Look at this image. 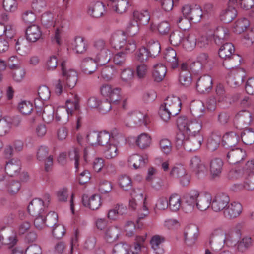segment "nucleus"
<instances>
[{
  "instance_id": "f257e3e1",
  "label": "nucleus",
  "mask_w": 254,
  "mask_h": 254,
  "mask_svg": "<svg viewBox=\"0 0 254 254\" xmlns=\"http://www.w3.org/2000/svg\"><path fill=\"white\" fill-rule=\"evenodd\" d=\"M65 63V61L63 60L61 64L63 78L58 80L55 84V92L58 95H60L67 88H73L78 80L77 72L71 69L66 70Z\"/></svg>"
},
{
  "instance_id": "f03ea898",
  "label": "nucleus",
  "mask_w": 254,
  "mask_h": 254,
  "mask_svg": "<svg viewBox=\"0 0 254 254\" xmlns=\"http://www.w3.org/2000/svg\"><path fill=\"white\" fill-rule=\"evenodd\" d=\"M73 96V99L66 100L65 106H60L57 108L55 113L56 121L65 123L68 121L70 116L79 113L80 110L79 98L76 94Z\"/></svg>"
},
{
  "instance_id": "7ed1b4c3",
  "label": "nucleus",
  "mask_w": 254,
  "mask_h": 254,
  "mask_svg": "<svg viewBox=\"0 0 254 254\" xmlns=\"http://www.w3.org/2000/svg\"><path fill=\"white\" fill-rule=\"evenodd\" d=\"M143 190L136 188L130 192V199L129 201V208L136 210L139 219H142L147 216L149 211L146 206V196L143 195Z\"/></svg>"
},
{
  "instance_id": "20e7f679",
  "label": "nucleus",
  "mask_w": 254,
  "mask_h": 254,
  "mask_svg": "<svg viewBox=\"0 0 254 254\" xmlns=\"http://www.w3.org/2000/svg\"><path fill=\"white\" fill-rule=\"evenodd\" d=\"M181 104L179 97L175 96L167 97L159 109V114L161 119L167 122L171 116L178 115L181 111Z\"/></svg>"
},
{
  "instance_id": "39448f33",
  "label": "nucleus",
  "mask_w": 254,
  "mask_h": 254,
  "mask_svg": "<svg viewBox=\"0 0 254 254\" xmlns=\"http://www.w3.org/2000/svg\"><path fill=\"white\" fill-rule=\"evenodd\" d=\"M179 132L186 135H197L201 134L202 124L195 119L188 118L186 116H181L177 121Z\"/></svg>"
},
{
  "instance_id": "423d86ee",
  "label": "nucleus",
  "mask_w": 254,
  "mask_h": 254,
  "mask_svg": "<svg viewBox=\"0 0 254 254\" xmlns=\"http://www.w3.org/2000/svg\"><path fill=\"white\" fill-rule=\"evenodd\" d=\"M242 177L248 178L250 181L254 180V159L248 160L242 168H233L228 173V178L230 180H237Z\"/></svg>"
},
{
  "instance_id": "0eeeda50",
  "label": "nucleus",
  "mask_w": 254,
  "mask_h": 254,
  "mask_svg": "<svg viewBox=\"0 0 254 254\" xmlns=\"http://www.w3.org/2000/svg\"><path fill=\"white\" fill-rule=\"evenodd\" d=\"M127 126H141L143 125L146 127L150 123V117L146 114L138 111L129 112L123 119Z\"/></svg>"
},
{
  "instance_id": "6e6552de",
  "label": "nucleus",
  "mask_w": 254,
  "mask_h": 254,
  "mask_svg": "<svg viewBox=\"0 0 254 254\" xmlns=\"http://www.w3.org/2000/svg\"><path fill=\"white\" fill-rule=\"evenodd\" d=\"M242 225L239 223L226 232L225 233V237L221 239L223 247L225 245L229 248L235 247L242 235Z\"/></svg>"
},
{
  "instance_id": "1a4fd4ad",
  "label": "nucleus",
  "mask_w": 254,
  "mask_h": 254,
  "mask_svg": "<svg viewBox=\"0 0 254 254\" xmlns=\"http://www.w3.org/2000/svg\"><path fill=\"white\" fill-rule=\"evenodd\" d=\"M100 93L106 100L113 104H118L122 98L121 89L108 84H104L101 86Z\"/></svg>"
},
{
  "instance_id": "9d476101",
  "label": "nucleus",
  "mask_w": 254,
  "mask_h": 254,
  "mask_svg": "<svg viewBox=\"0 0 254 254\" xmlns=\"http://www.w3.org/2000/svg\"><path fill=\"white\" fill-rule=\"evenodd\" d=\"M20 188L21 184L18 181L9 179L4 174L0 175V190L13 195L18 192Z\"/></svg>"
},
{
  "instance_id": "9b49d317",
  "label": "nucleus",
  "mask_w": 254,
  "mask_h": 254,
  "mask_svg": "<svg viewBox=\"0 0 254 254\" xmlns=\"http://www.w3.org/2000/svg\"><path fill=\"white\" fill-rule=\"evenodd\" d=\"M229 30L224 27H218L214 32L213 39L216 46L219 48H234V44L228 41L229 38Z\"/></svg>"
},
{
  "instance_id": "f8f14e48",
  "label": "nucleus",
  "mask_w": 254,
  "mask_h": 254,
  "mask_svg": "<svg viewBox=\"0 0 254 254\" xmlns=\"http://www.w3.org/2000/svg\"><path fill=\"white\" fill-rule=\"evenodd\" d=\"M111 44L112 48H134L136 47L135 41L132 38L126 41L124 32H119L114 34L111 38Z\"/></svg>"
},
{
  "instance_id": "ddd939ff",
  "label": "nucleus",
  "mask_w": 254,
  "mask_h": 254,
  "mask_svg": "<svg viewBox=\"0 0 254 254\" xmlns=\"http://www.w3.org/2000/svg\"><path fill=\"white\" fill-rule=\"evenodd\" d=\"M197 197V190H192L183 197L182 210L185 213L193 211L196 207Z\"/></svg>"
},
{
  "instance_id": "4468645a",
  "label": "nucleus",
  "mask_w": 254,
  "mask_h": 254,
  "mask_svg": "<svg viewBox=\"0 0 254 254\" xmlns=\"http://www.w3.org/2000/svg\"><path fill=\"white\" fill-rule=\"evenodd\" d=\"M224 231V227L222 225L215 227L212 231L209 242L212 250L220 249L223 247L221 239L223 238Z\"/></svg>"
},
{
  "instance_id": "2eb2a0df",
  "label": "nucleus",
  "mask_w": 254,
  "mask_h": 254,
  "mask_svg": "<svg viewBox=\"0 0 254 254\" xmlns=\"http://www.w3.org/2000/svg\"><path fill=\"white\" fill-rule=\"evenodd\" d=\"M246 76L245 70L238 68L232 70L227 78V83L232 87H239L242 84Z\"/></svg>"
},
{
  "instance_id": "dca6fc26",
  "label": "nucleus",
  "mask_w": 254,
  "mask_h": 254,
  "mask_svg": "<svg viewBox=\"0 0 254 254\" xmlns=\"http://www.w3.org/2000/svg\"><path fill=\"white\" fill-rule=\"evenodd\" d=\"M229 196L224 193H219L212 198L211 208L215 212H220L224 210L229 203Z\"/></svg>"
},
{
  "instance_id": "f3484780",
  "label": "nucleus",
  "mask_w": 254,
  "mask_h": 254,
  "mask_svg": "<svg viewBox=\"0 0 254 254\" xmlns=\"http://www.w3.org/2000/svg\"><path fill=\"white\" fill-rule=\"evenodd\" d=\"M191 140V135H186L181 132H178L176 136V145L178 148L183 147L188 151H195Z\"/></svg>"
},
{
  "instance_id": "a211bd4d",
  "label": "nucleus",
  "mask_w": 254,
  "mask_h": 254,
  "mask_svg": "<svg viewBox=\"0 0 254 254\" xmlns=\"http://www.w3.org/2000/svg\"><path fill=\"white\" fill-rule=\"evenodd\" d=\"M211 194L207 191L199 192L197 190V197L196 207L199 210H206L211 204Z\"/></svg>"
},
{
  "instance_id": "6ab92c4d",
  "label": "nucleus",
  "mask_w": 254,
  "mask_h": 254,
  "mask_svg": "<svg viewBox=\"0 0 254 254\" xmlns=\"http://www.w3.org/2000/svg\"><path fill=\"white\" fill-rule=\"evenodd\" d=\"M247 154L245 150L241 148L231 149L227 154V162L231 164L239 163L245 159Z\"/></svg>"
},
{
  "instance_id": "aec40b11",
  "label": "nucleus",
  "mask_w": 254,
  "mask_h": 254,
  "mask_svg": "<svg viewBox=\"0 0 254 254\" xmlns=\"http://www.w3.org/2000/svg\"><path fill=\"white\" fill-rule=\"evenodd\" d=\"M243 206L242 204L236 201H233L227 205L223 211L224 216L227 219L235 218L239 216L242 213Z\"/></svg>"
},
{
  "instance_id": "412c9836",
  "label": "nucleus",
  "mask_w": 254,
  "mask_h": 254,
  "mask_svg": "<svg viewBox=\"0 0 254 254\" xmlns=\"http://www.w3.org/2000/svg\"><path fill=\"white\" fill-rule=\"evenodd\" d=\"M213 80L208 75L200 77L197 80L196 88L200 93H206L210 92L212 88Z\"/></svg>"
},
{
  "instance_id": "4be33fe9",
  "label": "nucleus",
  "mask_w": 254,
  "mask_h": 254,
  "mask_svg": "<svg viewBox=\"0 0 254 254\" xmlns=\"http://www.w3.org/2000/svg\"><path fill=\"white\" fill-rule=\"evenodd\" d=\"M98 145L105 147L112 143L116 139L124 140V137L121 134L113 135L106 131H103L98 133Z\"/></svg>"
},
{
  "instance_id": "5701e85b",
  "label": "nucleus",
  "mask_w": 254,
  "mask_h": 254,
  "mask_svg": "<svg viewBox=\"0 0 254 254\" xmlns=\"http://www.w3.org/2000/svg\"><path fill=\"white\" fill-rule=\"evenodd\" d=\"M83 205L92 210L98 209L102 205L101 197L99 194H94L90 197L84 195L82 198Z\"/></svg>"
},
{
  "instance_id": "b1692460",
  "label": "nucleus",
  "mask_w": 254,
  "mask_h": 254,
  "mask_svg": "<svg viewBox=\"0 0 254 254\" xmlns=\"http://www.w3.org/2000/svg\"><path fill=\"white\" fill-rule=\"evenodd\" d=\"M124 140L116 139L112 143L105 147L103 154L104 157L108 160L116 158L119 154L118 145L121 141Z\"/></svg>"
},
{
  "instance_id": "393cba45",
  "label": "nucleus",
  "mask_w": 254,
  "mask_h": 254,
  "mask_svg": "<svg viewBox=\"0 0 254 254\" xmlns=\"http://www.w3.org/2000/svg\"><path fill=\"white\" fill-rule=\"evenodd\" d=\"M128 166L134 169L143 167L147 162V157L138 154L130 155L127 160Z\"/></svg>"
},
{
  "instance_id": "a878e982",
  "label": "nucleus",
  "mask_w": 254,
  "mask_h": 254,
  "mask_svg": "<svg viewBox=\"0 0 254 254\" xmlns=\"http://www.w3.org/2000/svg\"><path fill=\"white\" fill-rule=\"evenodd\" d=\"M189 166L190 169L195 172L198 177L201 174L204 175L207 171L205 164L201 162L200 158L197 156H193L190 159Z\"/></svg>"
},
{
  "instance_id": "bb28decb",
  "label": "nucleus",
  "mask_w": 254,
  "mask_h": 254,
  "mask_svg": "<svg viewBox=\"0 0 254 254\" xmlns=\"http://www.w3.org/2000/svg\"><path fill=\"white\" fill-rule=\"evenodd\" d=\"M107 5L116 12L122 14L129 6V0H108Z\"/></svg>"
},
{
  "instance_id": "cd10ccee",
  "label": "nucleus",
  "mask_w": 254,
  "mask_h": 254,
  "mask_svg": "<svg viewBox=\"0 0 254 254\" xmlns=\"http://www.w3.org/2000/svg\"><path fill=\"white\" fill-rule=\"evenodd\" d=\"M222 144L226 148H232L236 146L240 140L239 134L234 132L225 133L222 138Z\"/></svg>"
},
{
  "instance_id": "c85d7f7f",
  "label": "nucleus",
  "mask_w": 254,
  "mask_h": 254,
  "mask_svg": "<svg viewBox=\"0 0 254 254\" xmlns=\"http://www.w3.org/2000/svg\"><path fill=\"white\" fill-rule=\"evenodd\" d=\"M27 209L29 213L33 216H36L45 212L44 208V202L39 198L33 199L29 203Z\"/></svg>"
},
{
  "instance_id": "c756f323",
  "label": "nucleus",
  "mask_w": 254,
  "mask_h": 254,
  "mask_svg": "<svg viewBox=\"0 0 254 254\" xmlns=\"http://www.w3.org/2000/svg\"><path fill=\"white\" fill-rule=\"evenodd\" d=\"M21 163L18 159H11L5 165V170L7 174L11 177L18 175L21 170Z\"/></svg>"
},
{
  "instance_id": "7c9ffc66",
  "label": "nucleus",
  "mask_w": 254,
  "mask_h": 254,
  "mask_svg": "<svg viewBox=\"0 0 254 254\" xmlns=\"http://www.w3.org/2000/svg\"><path fill=\"white\" fill-rule=\"evenodd\" d=\"M165 239L163 236L155 235L151 238L150 243L151 248L156 254H163L164 253V243Z\"/></svg>"
},
{
  "instance_id": "2f4dec72",
  "label": "nucleus",
  "mask_w": 254,
  "mask_h": 254,
  "mask_svg": "<svg viewBox=\"0 0 254 254\" xmlns=\"http://www.w3.org/2000/svg\"><path fill=\"white\" fill-rule=\"evenodd\" d=\"M163 59L171 64L173 69L178 66V59L177 53L174 49H163L162 51Z\"/></svg>"
},
{
  "instance_id": "473e14b6",
  "label": "nucleus",
  "mask_w": 254,
  "mask_h": 254,
  "mask_svg": "<svg viewBox=\"0 0 254 254\" xmlns=\"http://www.w3.org/2000/svg\"><path fill=\"white\" fill-rule=\"evenodd\" d=\"M105 12L104 4L99 1L91 3L88 6V13L94 18H99Z\"/></svg>"
},
{
  "instance_id": "72a5a7b5",
  "label": "nucleus",
  "mask_w": 254,
  "mask_h": 254,
  "mask_svg": "<svg viewBox=\"0 0 254 254\" xmlns=\"http://www.w3.org/2000/svg\"><path fill=\"white\" fill-rule=\"evenodd\" d=\"M26 41L24 44L27 43V41H29L32 42H35L37 41L41 36L42 32L40 30L39 26L37 25H32L28 26L26 31Z\"/></svg>"
},
{
  "instance_id": "f704fd0d",
  "label": "nucleus",
  "mask_w": 254,
  "mask_h": 254,
  "mask_svg": "<svg viewBox=\"0 0 254 254\" xmlns=\"http://www.w3.org/2000/svg\"><path fill=\"white\" fill-rule=\"evenodd\" d=\"M16 59V56L11 57L8 60V64L9 67L13 69L12 76L14 80L17 82H20L23 79L25 72L22 68L19 67L17 64H11V62H12Z\"/></svg>"
},
{
  "instance_id": "c9c22d12",
  "label": "nucleus",
  "mask_w": 254,
  "mask_h": 254,
  "mask_svg": "<svg viewBox=\"0 0 254 254\" xmlns=\"http://www.w3.org/2000/svg\"><path fill=\"white\" fill-rule=\"evenodd\" d=\"M180 69L179 81L182 85L188 86L191 83L192 79L188 64L186 63L182 64Z\"/></svg>"
},
{
  "instance_id": "e433bc0d",
  "label": "nucleus",
  "mask_w": 254,
  "mask_h": 254,
  "mask_svg": "<svg viewBox=\"0 0 254 254\" xmlns=\"http://www.w3.org/2000/svg\"><path fill=\"white\" fill-rule=\"evenodd\" d=\"M146 239V234L143 235H137L135 237V242L132 245H129L127 253H133V254H138L141 251L142 248L144 246V242Z\"/></svg>"
},
{
  "instance_id": "4c0bfd02",
  "label": "nucleus",
  "mask_w": 254,
  "mask_h": 254,
  "mask_svg": "<svg viewBox=\"0 0 254 254\" xmlns=\"http://www.w3.org/2000/svg\"><path fill=\"white\" fill-rule=\"evenodd\" d=\"M167 73L166 66L162 63H157L153 66L152 76L154 81L159 82L163 80Z\"/></svg>"
},
{
  "instance_id": "58836bf2",
  "label": "nucleus",
  "mask_w": 254,
  "mask_h": 254,
  "mask_svg": "<svg viewBox=\"0 0 254 254\" xmlns=\"http://www.w3.org/2000/svg\"><path fill=\"white\" fill-rule=\"evenodd\" d=\"M223 162L220 158L212 159L209 166L210 173L213 178L220 176L223 170Z\"/></svg>"
},
{
  "instance_id": "ea45409f",
  "label": "nucleus",
  "mask_w": 254,
  "mask_h": 254,
  "mask_svg": "<svg viewBox=\"0 0 254 254\" xmlns=\"http://www.w3.org/2000/svg\"><path fill=\"white\" fill-rule=\"evenodd\" d=\"M96 62L92 58H87L84 59L81 64V69L86 74H91L97 69Z\"/></svg>"
},
{
  "instance_id": "a19ab883",
  "label": "nucleus",
  "mask_w": 254,
  "mask_h": 254,
  "mask_svg": "<svg viewBox=\"0 0 254 254\" xmlns=\"http://www.w3.org/2000/svg\"><path fill=\"white\" fill-rule=\"evenodd\" d=\"M235 119L240 125L248 126L250 125L252 121V116L249 111L246 110H243L237 114Z\"/></svg>"
},
{
  "instance_id": "79ce46f5",
  "label": "nucleus",
  "mask_w": 254,
  "mask_h": 254,
  "mask_svg": "<svg viewBox=\"0 0 254 254\" xmlns=\"http://www.w3.org/2000/svg\"><path fill=\"white\" fill-rule=\"evenodd\" d=\"M215 93L218 102L231 103L230 95L227 92L223 84L219 83L216 85Z\"/></svg>"
},
{
  "instance_id": "37998d69",
  "label": "nucleus",
  "mask_w": 254,
  "mask_h": 254,
  "mask_svg": "<svg viewBox=\"0 0 254 254\" xmlns=\"http://www.w3.org/2000/svg\"><path fill=\"white\" fill-rule=\"evenodd\" d=\"M237 15V11L235 7L230 6L221 12L220 17L224 23H229L236 17Z\"/></svg>"
},
{
  "instance_id": "c03bdc74",
  "label": "nucleus",
  "mask_w": 254,
  "mask_h": 254,
  "mask_svg": "<svg viewBox=\"0 0 254 254\" xmlns=\"http://www.w3.org/2000/svg\"><path fill=\"white\" fill-rule=\"evenodd\" d=\"M169 208L171 211L177 212L180 208L182 209L183 201L177 194H173L170 195L168 199Z\"/></svg>"
},
{
  "instance_id": "a18cd8bd",
  "label": "nucleus",
  "mask_w": 254,
  "mask_h": 254,
  "mask_svg": "<svg viewBox=\"0 0 254 254\" xmlns=\"http://www.w3.org/2000/svg\"><path fill=\"white\" fill-rule=\"evenodd\" d=\"M135 143L139 148L142 149H146L151 144L152 138L149 134L142 133L137 137Z\"/></svg>"
},
{
  "instance_id": "49530a36",
  "label": "nucleus",
  "mask_w": 254,
  "mask_h": 254,
  "mask_svg": "<svg viewBox=\"0 0 254 254\" xmlns=\"http://www.w3.org/2000/svg\"><path fill=\"white\" fill-rule=\"evenodd\" d=\"M253 244V240L249 236H244L241 240H238L235 248L236 250L240 253L245 252Z\"/></svg>"
},
{
  "instance_id": "de8ad7c7",
  "label": "nucleus",
  "mask_w": 254,
  "mask_h": 254,
  "mask_svg": "<svg viewBox=\"0 0 254 254\" xmlns=\"http://www.w3.org/2000/svg\"><path fill=\"white\" fill-rule=\"evenodd\" d=\"M194 46L199 48L214 47L216 46L212 36H201L197 40L195 39Z\"/></svg>"
},
{
  "instance_id": "09e8293b",
  "label": "nucleus",
  "mask_w": 254,
  "mask_h": 254,
  "mask_svg": "<svg viewBox=\"0 0 254 254\" xmlns=\"http://www.w3.org/2000/svg\"><path fill=\"white\" fill-rule=\"evenodd\" d=\"M150 19V16L147 10L142 11H135L133 14V20L140 24L146 25Z\"/></svg>"
},
{
  "instance_id": "8fccbe9b",
  "label": "nucleus",
  "mask_w": 254,
  "mask_h": 254,
  "mask_svg": "<svg viewBox=\"0 0 254 254\" xmlns=\"http://www.w3.org/2000/svg\"><path fill=\"white\" fill-rule=\"evenodd\" d=\"M190 110L192 115L200 117L205 110L204 104L199 100L192 101L190 104Z\"/></svg>"
},
{
  "instance_id": "3c124183",
  "label": "nucleus",
  "mask_w": 254,
  "mask_h": 254,
  "mask_svg": "<svg viewBox=\"0 0 254 254\" xmlns=\"http://www.w3.org/2000/svg\"><path fill=\"white\" fill-rule=\"evenodd\" d=\"M221 140V135L216 133H212L208 138L207 147L212 151L215 150L219 147Z\"/></svg>"
},
{
  "instance_id": "603ef678",
  "label": "nucleus",
  "mask_w": 254,
  "mask_h": 254,
  "mask_svg": "<svg viewBox=\"0 0 254 254\" xmlns=\"http://www.w3.org/2000/svg\"><path fill=\"white\" fill-rule=\"evenodd\" d=\"M26 42V41L23 37H21L16 40V39H12L11 38L8 40L3 38H0V48L4 47H9L13 46H22L26 47V45H24V44Z\"/></svg>"
},
{
  "instance_id": "864d4df0",
  "label": "nucleus",
  "mask_w": 254,
  "mask_h": 254,
  "mask_svg": "<svg viewBox=\"0 0 254 254\" xmlns=\"http://www.w3.org/2000/svg\"><path fill=\"white\" fill-rule=\"evenodd\" d=\"M250 22L246 18H241L237 20L234 26V32L240 34L244 32L249 26Z\"/></svg>"
},
{
  "instance_id": "5fc2aeb1",
  "label": "nucleus",
  "mask_w": 254,
  "mask_h": 254,
  "mask_svg": "<svg viewBox=\"0 0 254 254\" xmlns=\"http://www.w3.org/2000/svg\"><path fill=\"white\" fill-rule=\"evenodd\" d=\"M141 219H139L136 221V224H135L134 222L132 221H127L126 222L124 230L127 232V235L129 237L133 236L134 234V231L136 229H141L143 226V223L140 222Z\"/></svg>"
},
{
  "instance_id": "6e6d98bb",
  "label": "nucleus",
  "mask_w": 254,
  "mask_h": 254,
  "mask_svg": "<svg viewBox=\"0 0 254 254\" xmlns=\"http://www.w3.org/2000/svg\"><path fill=\"white\" fill-rule=\"evenodd\" d=\"M118 181L120 187L125 190H130L132 186V180L128 175H120L118 178Z\"/></svg>"
},
{
  "instance_id": "4d7b16f0",
  "label": "nucleus",
  "mask_w": 254,
  "mask_h": 254,
  "mask_svg": "<svg viewBox=\"0 0 254 254\" xmlns=\"http://www.w3.org/2000/svg\"><path fill=\"white\" fill-rule=\"evenodd\" d=\"M120 233L118 228L112 226L108 228L105 233V238L109 242H112L117 240Z\"/></svg>"
},
{
  "instance_id": "13d9d810",
  "label": "nucleus",
  "mask_w": 254,
  "mask_h": 254,
  "mask_svg": "<svg viewBox=\"0 0 254 254\" xmlns=\"http://www.w3.org/2000/svg\"><path fill=\"white\" fill-rule=\"evenodd\" d=\"M11 129L10 118L3 117L0 120V136L8 133Z\"/></svg>"
},
{
  "instance_id": "bf43d9fd",
  "label": "nucleus",
  "mask_w": 254,
  "mask_h": 254,
  "mask_svg": "<svg viewBox=\"0 0 254 254\" xmlns=\"http://www.w3.org/2000/svg\"><path fill=\"white\" fill-rule=\"evenodd\" d=\"M243 142L246 145H251L254 143V131L251 128L245 129L241 133Z\"/></svg>"
},
{
  "instance_id": "052dcab7",
  "label": "nucleus",
  "mask_w": 254,
  "mask_h": 254,
  "mask_svg": "<svg viewBox=\"0 0 254 254\" xmlns=\"http://www.w3.org/2000/svg\"><path fill=\"white\" fill-rule=\"evenodd\" d=\"M54 110L51 106H45L41 111L43 120L47 123H50L54 119Z\"/></svg>"
},
{
  "instance_id": "680f3d73",
  "label": "nucleus",
  "mask_w": 254,
  "mask_h": 254,
  "mask_svg": "<svg viewBox=\"0 0 254 254\" xmlns=\"http://www.w3.org/2000/svg\"><path fill=\"white\" fill-rule=\"evenodd\" d=\"M68 157L70 160L74 161V166L76 171L79 168L80 151L76 147H72L68 152Z\"/></svg>"
},
{
  "instance_id": "e2e57ef3",
  "label": "nucleus",
  "mask_w": 254,
  "mask_h": 254,
  "mask_svg": "<svg viewBox=\"0 0 254 254\" xmlns=\"http://www.w3.org/2000/svg\"><path fill=\"white\" fill-rule=\"evenodd\" d=\"M117 73V70L113 66H106L101 71L102 77L107 81L111 80Z\"/></svg>"
},
{
  "instance_id": "0e129e2a",
  "label": "nucleus",
  "mask_w": 254,
  "mask_h": 254,
  "mask_svg": "<svg viewBox=\"0 0 254 254\" xmlns=\"http://www.w3.org/2000/svg\"><path fill=\"white\" fill-rule=\"evenodd\" d=\"M198 236V228L195 225H190L186 228L184 232V237L188 239L195 240Z\"/></svg>"
},
{
  "instance_id": "69168bd1",
  "label": "nucleus",
  "mask_w": 254,
  "mask_h": 254,
  "mask_svg": "<svg viewBox=\"0 0 254 254\" xmlns=\"http://www.w3.org/2000/svg\"><path fill=\"white\" fill-rule=\"evenodd\" d=\"M208 56L205 53H202L199 55L197 58V61L193 63L194 67H192L194 70L199 71L202 66H204L205 64L208 62Z\"/></svg>"
},
{
  "instance_id": "338daca9",
  "label": "nucleus",
  "mask_w": 254,
  "mask_h": 254,
  "mask_svg": "<svg viewBox=\"0 0 254 254\" xmlns=\"http://www.w3.org/2000/svg\"><path fill=\"white\" fill-rule=\"evenodd\" d=\"M134 77L133 70L129 68L124 69L121 72V78L125 83L130 85Z\"/></svg>"
},
{
  "instance_id": "774afa93",
  "label": "nucleus",
  "mask_w": 254,
  "mask_h": 254,
  "mask_svg": "<svg viewBox=\"0 0 254 254\" xmlns=\"http://www.w3.org/2000/svg\"><path fill=\"white\" fill-rule=\"evenodd\" d=\"M128 244L127 243H119L115 245L113 248V254H133V253H127V249H128Z\"/></svg>"
}]
</instances>
